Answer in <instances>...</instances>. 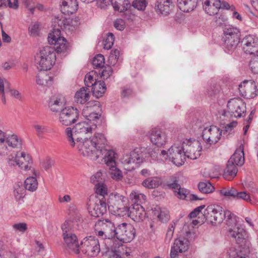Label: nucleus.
I'll return each mask as SVG.
<instances>
[{
	"mask_svg": "<svg viewBox=\"0 0 258 258\" xmlns=\"http://www.w3.org/2000/svg\"><path fill=\"white\" fill-rule=\"evenodd\" d=\"M97 124L93 123L91 124L86 121L77 123L73 128L68 127L65 130V134L71 146H75V141L82 140L87 133H91L96 129Z\"/></svg>",
	"mask_w": 258,
	"mask_h": 258,
	"instance_id": "1",
	"label": "nucleus"
},
{
	"mask_svg": "<svg viewBox=\"0 0 258 258\" xmlns=\"http://www.w3.org/2000/svg\"><path fill=\"white\" fill-rule=\"evenodd\" d=\"M116 229L114 223L108 219L98 220L94 225L95 232L102 239H110L115 237Z\"/></svg>",
	"mask_w": 258,
	"mask_h": 258,
	"instance_id": "2",
	"label": "nucleus"
},
{
	"mask_svg": "<svg viewBox=\"0 0 258 258\" xmlns=\"http://www.w3.org/2000/svg\"><path fill=\"white\" fill-rule=\"evenodd\" d=\"M36 62L39 64L41 70H50L54 64L56 60L54 48L50 46H46L42 48L35 56Z\"/></svg>",
	"mask_w": 258,
	"mask_h": 258,
	"instance_id": "3",
	"label": "nucleus"
},
{
	"mask_svg": "<svg viewBox=\"0 0 258 258\" xmlns=\"http://www.w3.org/2000/svg\"><path fill=\"white\" fill-rule=\"evenodd\" d=\"M62 237L66 246L76 254L80 253V244L76 235L73 232L72 222L66 221L61 225Z\"/></svg>",
	"mask_w": 258,
	"mask_h": 258,
	"instance_id": "4",
	"label": "nucleus"
},
{
	"mask_svg": "<svg viewBox=\"0 0 258 258\" xmlns=\"http://www.w3.org/2000/svg\"><path fill=\"white\" fill-rule=\"evenodd\" d=\"M75 146L80 154L92 160H96L101 156V150L96 149L91 139L85 138L84 140L76 141Z\"/></svg>",
	"mask_w": 258,
	"mask_h": 258,
	"instance_id": "5",
	"label": "nucleus"
},
{
	"mask_svg": "<svg viewBox=\"0 0 258 258\" xmlns=\"http://www.w3.org/2000/svg\"><path fill=\"white\" fill-rule=\"evenodd\" d=\"M222 40L225 49L229 51L234 50L240 42L239 30L232 26H225L223 29Z\"/></svg>",
	"mask_w": 258,
	"mask_h": 258,
	"instance_id": "6",
	"label": "nucleus"
},
{
	"mask_svg": "<svg viewBox=\"0 0 258 258\" xmlns=\"http://www.w3.org/2000/svg\"><path fill=\"white\" fill-rule=\"evenodd\" d=\"M127 198L118 193L111 194L108 200V209L114 213L123 216L128 206Z\"/></svg>",
	"mask_w": 258,
	"mask_h": 258,
	"instance_id": "7",
	"label": "nucleus"
},
{
	"mask_svg": "<svg viewBox=\"0 0 258 258\" xmlns=\"http://www.w3.org/2000/svg\"><path fill=\"white\" fill-rule=\"evenodd\" d=\"M79 249L89 256H97L100 251L99 240L93 236L86 237L81 241Z\"/></svg>",
	"mask_w": 258,
	"mask_h": 258,
	"instance_id": "8",
	"label": "nucleus"
},
{
	"mask_svg": "<svg viewBox=\"0 0 258 258\" xmlns=\"http://www.w3.org/2000/svg\"><path fill=\"white\" fill-rule=\"evenodd\" d=\"M59 113L58 121L66 126L75 123L80 114L78 109L72 106L64 107Z\"/></svg>",
	"mask_w": 258,
	"mask_h": 258,
	"instance_id": "9",
	"label": "nucleus"
},
{
	"mask_svg": "<svg viewBox=\"0 0 258 258\" xmlns=\"http://www.w3.org/2000/svg\"><path fill=\"white\" fill-rule=\"evenodd\" d=\"M115 237L120 241L127 243L133 240L136 236L134 227L126 223H122L117 226Z\"/></svg>",
	"mask_w": 258,
	"mask_h": 258,
	"instance_id": "10",
	"label": "nucleus"
},
{
	"mask_svg": "<svg viewBox=\"0 0 258 258\" xmlns=\"http://www.w3.org/2000/svg\"><path fill=\"white\" fill-rule=\"evenodd\" d=\"M144 156L142 149L136 148L130 153V155H126L122 159V163L126 170L131 171L138 165L143 161Z\"/></svg>",
	"mask_w": 258,
	"mask_h": 258,
	"instance_id": "11",
	"label": "nucleus"
},
{
	"mask_svg": "<svg viewBox=\"0 0 258 258\" xmlns=\"http://www.w3.org/2000/svg\"><path fill=\"white\" fill-rule=\"evenodd\" d=\"M60 35V30L59 29H54L48 37V42L51 44H54V51L55 50L58 53H64L68 49L67 40Z\"/></svg>",
	"mask_w": 258,
	"mask_h": 258,
	"instance_id": "12",
	"label": "nucleus"
},
{
	"mask_svg": "<svg viewBox=\"0 0 258 258\" xmlns=\"http://www.w3.org/2000/svg\"><path fill=\"white\" fill-rule=\"evenodd\" d=\"M88 210L92 217L99 218L106 213V204L105 201L98 197L90 199L88 202Z\"/></svg>",
	"mask_w": 258,
	"mask_h": 258,
	"instance_id": "13",
	"label": "nucleus"
},
{
	"mask_svg": "<svg viewBox=\"0 0 258 258\" xmlns=\"http://www.w3.org/2000/svg\"><path fill=\"white\" fill-rule=\"evenodd\" d=\"M223 208L218 205H209L205 209L204 215L212 224L221 223L224 219Z\"/></svg>",
	"mask_w": 258,
	"mask_h": 258,
	"instance_id": "14",
	"label": "nucleus"
},
{
	"mask_svg": "<svg viewBox=\"0 0 258 258\" xmlns=\"http://www.w3.org/2000/svg\"><path fill=\"white\" fill-rule=\"evenodd\" d=\"M236 216L232 219L226 220L227 225L229 227V234L230 236L235 239L238 244H241L244 240L245 231L241 227L237 226V219Z\"/></svg>",
	"mask_w": 258,
	"mask_h": 258,
	"instance_id": "15",
	"label": "nucleus"
},
{
	"mask_svg": "<svg viewBox=\"0 0 258 258\" xmlns=\"http://www.w3.org/2000/svg\"><path fill=\"white\" fill-rule=\"evenodd\" d=\"M221 136L222 131L215 125L204 128L202 135L203 140L209 145L216 144L220 140Z\"/></svg>",
	"mask_w": 258,
	"mask_h": 258,
	"instance_id": "16",
	"label": "nucleus"
},
{
	"mask_svg": "<svg viewBox=\"0 0 258 258\" xmlns=\"http://www.w3.org/2000/svg\"><path fill=\"white\" fill-rule=\"evenodd\" d=\"M200 144L197 141L186 139L182 144L181 147L186 157L194 160L200 156Z\"/></svg>",
	"mask_w": 258,
	"mask_h": 258,
	"instance_id": "17",
	"label": "nucleus"
},
{
	"mask_svg": "<svg viewBox=\"0 0 258 258\" xmlns=\"http://www.w3.org/2000/svg\"><path fill=\"white\" fill-rule=\"evenodd\" d=\"M32 159L29 154L22 152L20 154L17 153L15 157L8 159V163L11 166L18 165L25 170H29L32 164Z\"/></svg>",
	"mask_w": 258,
	"mask_h": 258,
	"instance_id": "18",
	"label": "nucleus"
},
{
	"mask_svg": "<svg viewBox=\"0 0 258 258\" xmlns=\"http://www.w3.org/2000/svg\"><path fill=\"white\" fill-rule=\"evenodd\" d=\"M189 242L184 237H179L174 240V243L171 247V258H178L179 253H183L189 248Z\"/></svg>",
	"mask_w": 258,
	"mask_h": 258,
	"instance_id": "19",
	"label": "nucleus"
},
{
	"mask_svg": "<svg viewBox=\"0 0 258 258\" xmlns=\"http://www.w3.org/2000/svg\"><path fill=\"white\" fill-rule=\"evenodd\" d=\"M168 154L169 159L177 166L182 165L186 157L181 146H172L168 149Z\"/></svg>",
	"mask_w": 258,
	"mask_h": 258,
	"instance_id": "20",
	"label": "nucleus"
},
{
	"mask_svg": "<svg viewBox=\"0 0 258 258\" xmlns=\"http://www.w3.org/2000/svg\"><path fill=\"white\" fill-rule=\"evenodd\" d=\"M125 215H127L134 221L140 222L145 218L146 213L142 206L140 204H132L127 208Z\"/></svg>",
	"mask_w": 258,
	"mask_h": 258,
	"instance_id": "21",
	"label": "nucleus"
},
{
	"mask_svg": "<svg viewBox=\"0 0 258 258\" xmlns=\"http://www.w3.org/2000/svg\"><path fill=\"white\" fill-rule=\"evenodd\" d=\"M245 53L255 55L258 53V38L254 35L246 36L241 41Z\"/></svg>",
	"mask_w": 258,
	"mask_h": 258,
	"instance_id": "22",
	"label": "nucleus"
},
{
	"mask_svg": "<svg viewBox=\"0 0 258 258\" xmlns=\"http://www.w3.org/2000/svg\"><path fill=\"white\" fill-rule=\"evenodd\" d=\"M245 111V105L241 100L234 98L228 102L227 112L231 116L240 117Z\"/></svg>",
	"mask_w": 258,
	"mask_h": 258,
	"instance_id": "23",
	"label": "nucleus"
},
{
	"mask_svg": "<svg viewBox=\"0 0 258 258\" xmlns=\"http://www.w3.org/2000/svg\"><path fill=\"white\" fill-rule=\"evenodd\" d=\"M174 7L172 0H157L154 9L158 15L166 16L170 14Z\"/></svg>",
	"mask_w": 258,
	"mask_h": 258,
	"instance_id": "24",
	"label": "nucleus"
},
{
	"mask_svg": "<svg viewBox=\"0 0 258 258\" xmlns=\"http://www.w3.org/2000/svg\"><path fill=\"white\" fill-rule=\"evenodd\" d=\"M48 107L54 113L59 112L66 105V100L63 95L55 94L51 96L48 101Z\"/></svg>",
	"mask_w": 258,
	"mask_h": 258,
	"instance_id": "25",
	"label": "nucleus"
},
{
	"mask_svg": "<svg viewBox=\"0 0 258 258\" xmlns=\"http://www.w3.org/2000/svg\"><path fill=\"white\" fill-rule=\"evenodd\" d=\"M7 151L1 156L8 155L13 149H18L22 146V140L16 134L7 135L5 143Z\"/></svg>",
	"mask_w": 258,
	"mask_h": 258,
	"instance_id": "26",
	"label": "nucleus"
},
{
	"mask_svg": "<svg viewBox=\"0 0 258 258\" xmlns=\"http://www.w3.org/2000/svg\"><path fill=\"white\" fill-rule=\"evenodd\" d=\"M149 138L151 142L158 147L164 145L167 140L165 134L159 130L154 128L149 132Z\"/></svg>",
	"mask_w": 258,
	"mask_h": 258,
	"instance_id": "27",
	"label": "nucleus"
},
{
	"mask_svg": "<svg viewBox=\"0 0 258 258\" xmlns=\"http://www.w3.org/2000/svg\"><path fill=\"white\" fill-rule=\"evenodd\" d=\"M243 86H244V92L245 96L248 98H253L257 94V90L255 83L251 81H245L239 85V90L240 92H241Z\"/></svg>",
	"mask_w": 258,
	"mask_h": 258,
	"instance_id": "28",
	"label": "nucleus"
},
{
	"mask_svg": "<svg viewBox=\"0 0 258 258\" xmlns=\"http://www.w3.org/2000/svg\"><path fill=\"white\" fill-rule=\"evenodd\" d=\"M101 147L102 148L99 149L102 151L100 157H102L104 162L108 167H114V165H116L115 153L112 150H108L106 148H103V147Z\"/></svg>",
	"mask_w": 258,
	"mask_h": 258,
	"instance_id": "29",
	"label": "nucleus"
},
{
	"mask_svg": "<svg viewBox=\"0 0 258 258\" xmlns=\"http://www.w3.org/2000/svg\"><path fill=\"white\" fill-rule=\"evenodd\" d=\"M77 0H63L61 5V11L64 15H70L76 12L78 10Z\"/></svg>",
	"mask_w": 258,
	"mask_h": 258,
	"instance_id": "30",
	"label": "nucleus"
},
{
	"mask_svg": "<svg viewBox=\"0 0 258 258\" xmlns=\"http://www.w3.org/2000/svg\"><path fill=\"white\" fill-rule=\"evenodd\" d=\"M199 0H177L179 9L183 12L188 13L197 7Z\"/></svg>",
	"mask_w": 258,
	"mask_h": 258,
	"instance_id": "31",
	"label": "nucleus"
},
{
	"mask_svg": "<svg viewBox=\"0 0 258 258\" xmlns=\"http://www.w3.org/2000/svg\"><path fill=\"white\" fill-rule=\"evenodd\" d=\"M232 159H229L227 166L223 173V177L228 180L233 179L237 174L238 169L237 166L232 162Z\"/></svg>",
	"mask_w": 258,
	"mask_h": 258,
	"instance_id": "32",
	"label": "nucleus"
},
{
	"mask_svg": "<svg viewBox=\"0 0 258 258\" xmlns=\"http://www.w3.org/2000/svg\"><path fill=\"white\" fill-rule=\"evenodd\" d=\"M229 159H232V162L237 166H242L244 163V149L242 145H241L231 156Z\"/></svg>",
	"mask_w": 258,
	"mask_h": 258,
	"instance_id": "33",
	"label": "nucleus"
},
{
	"mask_svg": "<svg viewBox=\"0 0 258 258\" xmlns=\"http://www.w3.org/2000/svg\"><path fill=\"white\" fill-rule=\"evenodd\" d=\"M111 5L114 11L119 12L126 11L131 6L128 0H111Z\"/></svg>",
	"mask_w": 258,
	"mask_h": 258,
	"instance_id": "34",
	"label": "nucleus"
},
{
	"mask_svg": "<svg viewBox=\"0 0 258 258\" xmlns=\"http://www.w3.org/2000/svg\"><path fill=\"white\" fill-rule=\"evenodd\" d=\"M154 215L158 217L159 220L162 222H166L170 219L169 211L165 208H161L157 206L152 209Z\"/></svg>",
	"mask_w": 258,
	"mask_h": 258,
	"instance_id": "35",
	"label": "nucleus"
},
{
	"mask_svg": "<svg viewBox=\"0 0 258 258\" xmlns=\"http://www.w3.org/2000/svg\"><path fill=\"white\" fill-rule=\"evenodd\" d=\"M106 90L105 83L103 81H95L92 87L93 94L97 98L101 97Z\"/></svg>",
	"mask_w": 258,
	"mask_h": 258,
	"instance_id": "36",
	"label": "nucleus"
},
{
	"mask_svg": "<svg viewBox=\"0 0 258 258\" xmlns=\"http://www.w3.org/2000/svg\"><path fill=\"white\" fill-rule=\"evenodd\" d=\"M162 179L158 177H149L144 180L142 185L148 188H154L158 187L162 184Z\"/></svg>",
	"mask_w": 258,
	"mask_h": 258,
	"instance_id": "37",
	"label": "nucleus"
},
{
	"mask_svg": "<svg viewBox=\"0 0 258 258\" xmlns=\"http://www.w3.org/2000/svg\"><path fill=\"white\" fill-rule=\"evenodd\" d=\"M51 77L45 72H40L36 76V83L40 86H49L52 82Z\"/></svg>",
	"mask_w": 258,
	"mask_h": 258,
	"instance_id": "38",
	"label": "nucleus"
},
{
	"mask_svg": "<svg viewBox=\"0 0 258 258\" xmlns=\"http://www.w3.org/2000/svg\"><path fill=\"white\" fill-rule=\"evenodd\" d=\"M91 141L94 144L95 146L96 147V149H100L102 148L100 147H103V148H106L105 145L106 144L107 140L102 134H95L92 139H91Z\"/></svg>",
	"mask_w": 258,
	"mask_h": 258,
	"instance_id": "39",
	"label": "nucleus"
},
{
	"mask_svg": "<svg viewBox=\"0 0 258 258\" xmlns=\"http://www.w3.org/2000/svg\"><path fill=\"white\" fill-rule=\"evenodd\" d=\"M89 98V94L84 88H81L78 91L75 96V101L77 103L84 104Z\"/></svg>",
	"mask_w": 258,
	"mask_h": 258,
	"instance_id": "40",
	"label": "nucleus"
},
{
	"mask_svg": "<svg viewBox=\"0 0 258 258\" xmlns=\"http://www.w3.org/2000/svg\"><path fill=\"white\" fill-rule=\"evenodd\" d=\"M146 198L145 195L141 194L138 191H133L130 195V198L133 203L132 204H140L141 205L145 202Z\"/></svg>",
	"mask_w": 258,
	"mask_h": 258,
	"instance_id": "41",
	"label": "nucleus"
},
{
	"mask_svg": "<svg viewBox=\"0 0 258 258\" xmlns=\"http://www.w3.org/2000/svg\"><path fill=\"white\" fill-rule=\"evenodd\" d=\"M86 109H83L82 114L87 119L86 122L91 124H92L93 123L96 124L97 120L99 119L100 115L95 112V111H86Z\"/></svg>",
	"mask_w": 258,
	"mask_h": 258,
	"instance_id": "42",
	"label": "nucleus"
},
{
	"mask_svg": "<svg viewBox=\"0 0 258 258\" xmlns=\"http://www.w3.org/2000/svg\"><path fill=\"white\" fill-rule=\"evenodd\" d=\"M25 190L34 191L37 188L38 182L36 178L29 177L26 178L24 182Z\"/></svg>",
	"mask_w": 258,
	"mask_h": 258,
	"instance_id": "43",
	"label": "nucleus"
},
{
	"mask_svg": "<svg viewBox=\"0 0 258 258\" xmlns=\"http://www.w3.org/2000/svg\"><path fill=\"white\" fill-rule=\"evenodd\" d=\"M213 6L214 7V10L213 11H209L211 14H217L220 9H227L230 8L229 5L225 1L221 2L220 0H214L213 3Z\"/></svg>",
	"mask_w": 258,
	"mask_h": 258,
	"instance_id": "44",
	"label": "nucleus"
},
{
	"mask_svg": "<svg viewBox=\"0 0 258 258\" xmlns=\"http://www.w3.org/2000/svg\"><path fill=\"white\" fill-rule=\"evenodd\" d=\"M199 190L204 194H209L214 191L215 188L209 181L201 182L198 184Z\"/></svg>",
	"mask_w": 258,
	"mask_h": 258,
	"instance_id": "45",
	"label": "nucleus"
},
{
	"mask_svg": "<svg viewBox=\"0 0 258 258\" xmlns=\"http://www.w3.org/2000/svg\"><path fill=\"white\" fill-rule=\"evenodd\" d=\"M125 253H127L122 246L115 247L109 252V258H123Z\"/></svg>",
	"mask_w": 258,
	"mask_h": 258,
	"instance_id": "46",
	"label": "nucleus"
},
{
	"mask_svg": "<svg viewBox=\"0 0 258 258\" xmlns=\"http://www.w3.org/2000/svg\"><path fill=\"white\" fill-rule=\"evenodd\" d=\"M80 19L78 17L73 18H67V30L74 31L79 25Z\"/></svg>",
	"mask_w": 258,
	"mask_h": 258,
	"instance_id": "47",
	"label": "nucleus"
},
{
	"mask_svg": "<svg viewBox=\"0 0 258 258\" xmlns=\"http://www.w3.org/2000/svg\"><path fill=\"white\" fill-rule=\"evenodd\" d=\"M104 63V56L101 54H98L94 56L92 62L93 66L96 69L103 67Z\"/></svg>",
	"mask_w": 258,
	"mask_h": 258,
	"instance_id": "48",
	"label": "nucleus"
},
{
	"mask_svg": "<svg viewBox=\"0 0 258 258\" xmlns=\"http://www.w3.org/2000/svg\"><path fill=\"white\" fill-rule=\"evenodd\" d=\"M220 192L225 197H232L235 199L237 189L233 187H225L221 189Z\"/></svg>",
	"mask_w": 258,
	"mask_h": 258,
	"instance_id": "49",
	"label": "nucleus"
},
{
	"mask_svg": "<svg viewBox=\"0 0 258 258\" xmlns=\"http://www.w3.org/2000/svg\"><path fill=\"white\" fill-rule=\"evenodd\" d=\"M167 186L170 189L173 190L174 193H176L178 188L181 186L178 183V180L177 178L175 176L171 177L170 180L168 181L167 183Z\"/></svg>",
	"mask_w": 258,
	"mask_h": 258,
	"instance_id": "50",
	"label": "nucleus"
},
{
	"mask_svg": "<svg viewBox=\"0 0 258 258\" xmlns=\"http://www.w3.org/2000/svg\"><path fill=\"white\" fill-rule=\"evenodd\" d=\"M114 41V35L112 33H108L107 36L104 40V48L105 49H110L113 44Z\"/></svg>",
	"mask_w": 258,
	"mask_h": 258,
	"instance_id": "51",
	"label": "nucleus"
},
{
	"mask_svg": "<svg viewBox=\"0 0 258 258\" xmlns=\"http://www.w3.org/2000/svg\"><path fill=\"white\" fill-rule=\"evenodd\" d=\"M7 134L0 130V155L6 153L7 149L5 143L7 137Z\"/></svg>",
	"mask_w": 258,
	"mask_h": 258,
	"instance_id": "52",
	"label": "nucleus"
},
{
	"mask_svg": "<svg viewBox=\"0 0 258 258\" xmlns=\"http://www.w3.org/2000/svg\"><path fill=\"white\" fill-rule=\"evenodd\" d=\"M95 185L96 193L102 197L104 200V196L107 195V189L105 185L102 183H96Z\"/></svg>",
	"mask_w": 258,
	"mask_h": 258,
	"instance_id": "53",
	"label": "nucleus"
},
{
	"mask_svg": "<svg viewBox=\"0 0 258 258\" xmlns=\"http://www.w3.org/2000/svg\"><path fill=\"white\" fill-rule=\"evenodd\" d=\"M26 190L23 187H20L19 185L15 186L14 191V196L17 201L22 199L25 196Z\"/></svg>",
	"mask_w": 258,
	"mask_h": 258,
	"instance_id": "54",
	"label": "nucleus"
},
{
	"mask_svg": "<svg viewBox=\"0 0 258 258\" xmlns=\"http://www.w3.org/2000/svg\"><path fill=\"white\" fill-rule=\"evenodd\" d=\"M189 190L185 188H182L181 186L178 188L175 195L179 199L181 200H185L186 198H188L189 194Z\"/></svg>",
	"mask_w": 258,
	"mask_h": 258,
	"instance_id": "55",
	"label": "nucleus"
},
{
	"mask_svg": "<svg viewBox=\"0 0 258 258\" xmlns=\"http://www.w3.org/2000/svg\"><path fill=\"white\" fill-rule=\"evenodd\" d=\"M249 66L252 73L258 74V55L251 59Z\"/></svg>",
	"mask_w": 258,
	"mask_h": 258,
	"instance_id": "56",
	"label": "nucleus"
},
{
	"mask_svg": "<svg viewBox=\"0 0 258 258\" xmlns=\"http://www.w3.org/2000/svg\"><path fill=\"white\" fill-rule=\"evenodd\" d=\"M99 107L100 103L99 102L96 101H90L86 103V106L83 109H86V111H96V108H99Z\"/></svg>",
	"mask_w": 258,
	"mask_h": 258,
	"instance_id": "57",
	"label": "nucleus"
},
{
	"mask_svg": "<svg viewBox=\"0 0 258 258\" xmlns=\"http://www.w3.org/2000/svg\"><path fill=\"white\" fill-rule=\"evenodd\" d=\"M109 169L111 170L110 172V174L111 177L115 180H120L122 177V172L118 169L115 165H114V167L111 168L109 167Z\"/></svg>",
	"mask_w": 258,
	"mask_h": 258,
	"instance_id": "58",
	"label": "nucleus"
},
{
	"mask_svg": "<svg viewBox=\"0 0 258 258\" xmlns=\"http://www.w3.org/2000/svg\"><path fill=\"white\" fill-rule=\"evenodd\" d=\"M147 4L146 0H135L133 1L132 6L138 10L143 11L146 8Z\"/></svg>",
	"mask_w": 258,
	"mask_h": 258,
	"instance_id": "59",
	"label": "nucleus"
},
{
	"mask_svg": "<svg viewBox=\"0 0 258 258\" xmlns=\"http://www.w3.org/2000/svg\"><path fill=\"white\" fill-rule=\"evenodd\" d=\"M175 226V223L172 222L168 227V229L167 230V231L166 232V237H165V241L167 242H170V240L172 238V236L173 235V233L174 231Z\"/></svg>",
	"mask_w": 258,
	"mask_h": 258,
	"instance_id": "60",
	"label": "nucleus"
},
{
	"mask_svg": "<svg viewBox=\"0 0 258 258\" xmlns=\"http://www.w3.org/2000/svg\"><path fill=\"white\" fill-rule=\"evenodd\" d=\"M214 2V0H206L204 2V9L205 10V11L206 13L209 14V15H215L216 14H211L209 12L210 11H213V10H214L215 7H214L213 6V3Z\"/></svg>",
	"mask_w": 258,
	"mask_h": 258,
	"instance_id": "61",
	"label": "nucleus"
},
{
	"mask_svg": "<svg viewBox=\"0 0 258 258\" xmlns=\"http://www.w3.org/2000/svg\"><path fill=\"white\" fill-rule=\"evenodd\" d=\"M102 68L103 70L101 71V77L103 78V79H107L112 75L113 72L112 69L111 67L109 66Z\"/></svg>",
	"mask_w": 258,
	"mask_h": 258,
	"instance_id": "62",
	"label": "nucleus"
},
{
	"mask_svg": "<svg viewBox=\"0 0 258 258\" xmlns=\"http://www.w3.org/2000/svg\"><path fill=\"white\" fill-rule=\"evenodd\" d=\"M55 23H56L55 25V27H56V25H57L58 28L62 30H67V18H61V19L56 18L54 21Z\"/></svg>",
	"mask_w": 258,
	"mask_h": 258,
	"instance_id": "63",
	"label": "nucleus"
},
{
	"mask_svg": "<svg viewBox=\"0 0 258 258\" xmlns=\"http://www.w3.org/2000/svg\"><path fill=\"white\" fill-rule=\"evenodd\" d=\"M39 25L37 23L30 25L29 27V33L30 35L33 37L37 36L39 31Z\"/></svg>",
	"mask_w": 258,
	"mask_h": 258,
	"instance_id": "64",
	"label": "nucleus"
}]
</instances>
